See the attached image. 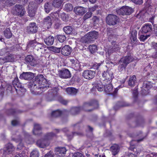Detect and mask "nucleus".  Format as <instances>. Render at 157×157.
Here are the masks:
<instances>
[{
	"label": "nucleus",
	"instance_id": "f257e3e1",
	"mask_svg": "<svg viewBox=\"0 0 157 157\" xmlns=\"http://www.w3.org/2000/svg\"><path fill=\"white\" fill-rule=\"evenodd\" d=\"M35 79V81L30 86L36 94H41L43 91L46 90L48 87H49V85L43 75H38Z\"/></svg>",
	"mask_w": 157,
	"mask_h": 157
},
{
	"label": "nucleus",
	"instance_id": "f03ea898",
	"mask_svg": "<svg viewBox=\"0 0 157 157\" xmlns=\"http://www.w3.org/2000/svg\"><path fill=\"white\" fill-rule=\"evenodd\" d=\"M98 36L99 33L98 32H90L81 38V41L83 43H90L97 39L98 38Z\"/></svg>",
	"mask_w": 157,
	"mask_h": 157
},
{
	"label": "nucleus",
	"instance_id": "7ed1b4c3",
	"mask_svg": "<svg viewBox=\"0 0 157 157\" xmlns=\"http://www.w3.org/2000/svg\"><path fill=\"white\" fill-rule=\"evenodd\" d=\"M28 46L33 47L35 50L42 53L45 52V48L46 47V45L43 44L36 42L35 40L30 41Z\"/></svg>",
	"mask_w": 157,
	"mask_h": 157
},
{
	"label": "nucleus",
	"instance_id": "20e7f679",
	"mask_svg": "<svg viewBox=\"0 0 157 157\" xmlns=\"http://www.w3.org/2000/svg\"><path fill=\"white\" fill-rule=\"evenodd\" d=\"M12 13L14 15L22 17L25 14V9L22 6L16 5L13 7Z\"/></svg>",
	"mask_w": 157,
	"mask_h": 157
},
{
	"label": "nucleus",
	"instance_id": "39448f33",
	"mask_svg": "<svg viewBox=\"0 0 157 157\" xmlns=\"http://www.w3.org/2000/svg\"><path fill=\"white\" fill-rule=\"evenodd\" d=\"M105 84L104 89L105 92L108 94L115 95L118 90V88H116L114 91H113V87L111 83L106 82Z\"/></svg>",
	"mask_w": 157,
	"mask_h": 157
},
{
	"label": "nucleus",
	"instance_id": "423d86ee",
	"mask_svg": "<svg viewBox=\"0 0 157 157\" xmlns=\"http://www.w3.org/2000/svg\"><path fill=\"white\" fill-rule=\"evenodd\" d=\"M119 21V18L114 14H109L106 17V22L109 25H114Z\"/></svg>",
	"mask_w": 157,
	"mask_h": 157
},
{
	"label": "nucleus",
	"instance_id": "0eeeda50",
	"mask_svg": "<svg viewBox=\"0 0 157 157\" xmlns=\"http://www.w3.org/2000/svg\"><path fill=\"white\" fill-rule=\"evenodd\" d=\"M102 76L104 78V82L110 83H111L112 79L113 78V73L110 70H107L104 71L102 73Z\"/></svg>",
	"mask_w": 157,
	"mask_h": 157
},
{
	"label": "nucleus",
	"instance_id": "6e6552de",
	"mask_svg": "<svg viewBox=\"0 0 157 157\" xmlns=\"http://www.w3.org/2000/svg\"><path fill=\"white\" fill-rule=\"evenodd\" d=\"M133 10L130 7L128 6H123L117 10V13L119 15H128L132 12Z\"/></svg>",
	"mask_w": 157,
	"mask_h": 157
},
{
	"label": "nucleus",
	"instance_id": "1a4fd4ad",
	"mask_svg": "<svg viewBox=\"0 0 157 157\" xmlns=\"http://www.w3.org/2000/svg\"><path fill=\"white\" fill-rule=\"evenodd\" d=\"M95 75L94 71L91 70H86L83 72L82 76L86 79H90L94 77Z\"/></svg>",
	"mask_w": 157,
	"mask_h": 157
},
{
	"label": "nucleus",
	"instance_id": "9d476101",
	"mask_svg": "<svg viewBox=\"0 0 157 157\" xmlns=\"http://www.w3.org/2000/svg\"><path fill=\"white\" fill-rule=\"evenodd\" d=\"M90 106H93L95 108H97L98 106V102L96 100H93L89 102L86 103L83 105V109L86 111H91L92 110V109L88 110L86 108Z\"/></svg>",
	"mask_w": 157,
	"mask_h": 157
},
{
	"label": "nucleus",
	"instance_id": "9b49d317",
	"mask_svg": "<svg viewBox=\"0 0 157 157\" xmlns=\"http://www.w3.org/2000/svg\"><path fill=\"white\" fill-rule=\"evenodd\" d=\"M34 77V74L31 72H23L21 74L19 77L21 79L29 80Z\"/></svg>",
	"mask_w": 157,
	"mask_h": 157
},
{
	"label": "nucleus",
	"instance_id": "f8f14e48",
	"mask_svg": "<svg viewBox=\"0 0 157 157\" xmlns=\"http://www.w3.org/2000/svg\"><path fill=\"white\" fill-rule=\"evenodd\" d=\"M38 29L36 23L31 22L30 23L29 26L27 28V31L29 33H36Z\"/></svg>",
	"mask_w": 157,
	"mask_h": 157
},
{
	"label": "nucleus",
	"instance_id": "ddd939ff",
	"mask_svg": "<svg viewBox=\"0 0 157 157\" xmlns=\"http://www.w3.org/2000/svg\"><path fill=\"white\" fill-rule=\"evenodd\" d=\"M74 11L76 14L82 16L87 12V10L86 8L78 6L74 8Z\"/></svg>",
	"mask_w": 157,
	"mask_h": 157
},
{
	"label": "nucleus",
	"instance_id": "4468645a",
	"mask_svg": "<svg viewBox=\"0 0 157 157\" xmlns=\"http://www.w3.org/2000/svg\"><path fill=\"white\" fill-rule=\"evenodd\" d=\"M26 62L29 63L32 66H34L37 63V61L34 58L33 56L31 55H28L25 58Z\"/></svg>",
	"mask_w": 157,
	"mask_h": 157
},
{
	"label": "nucleus",
	"instance_id": "2eb2a0df",
	"mask_svg": "<svg viewBox=\"0 0 157 157\" xmlns=\"http://www.w3.org/2000/svg\"><path fill=\"white\" fill-rule=\"evenodd\" d=\"M141 29V32L143 33H150L152 30V26L149 23L145 24L142 27Z\"/></svg>",
	"mask_w": 157,
	"mask_h": 157
},
{
	"label": "nucleus",
	"instance_id": "dca6fc26",
	"mask_svg": "<svg viewBox=\"0 0 157 157\" xmlns=\"http://www.w3.org/2000/svg\"><path fill=\"white\" fill-rule=\"evenodd\" d=\"M59 74V76L62 78H68L71 77L69 71L66 69H63L60 71Z\"/></svg>",
	"mask_w": 157,
	"mask_h": 157
},
{
	"label": "nucleus",
	"instance_id": "f3484780",
	"mask_svg": "<svg viewBox=\"0 0 157 157\" xmlns=\"http://www.w3.org/2000/svg\"><path fill=\"white\" fill-rule=\"evenodd\" d=\"M112 48L110 49H109L107 51V52L109 55H110L111 53L114 52L118 51L120 49V46L119 44V43L115 41L112 42Z\"/></svg>",
	"mask_w": 157,
	"mask_h": 157
},
{
	"label": "nucleus",
	"instance_id": "a211bd4d",
	"mask_svg": "<svg viewBox=\"0 0 157 157\" xmlns=\"http://www.w3.org/2000/svg\"><path fill=\"white\" fill-rule=\"evenodd\" d=\"M33 2H31L28 6V13L29 16L31 17H33L35 14L34 10L35 6Z\"/></svg>",
	"mask_w": 157,
	"mask_h": 157
},
{
	"label": "nucleus",
	"instance_id": "6ab92c4d",
	"mask_svg": "<svg viewBox=\"0 0 157 157\" xmlns=\"http://www.w3.org/2000/svg\"><path fill=\"white\" fill-rule=\"evenodd\" d=\"M14 150V147L11 143L7 144L4 147L3 150V154L7 155L10 154Z\"/></svg>",
	"mask_w": 157,
	"mask_h": 157
},
{
	"label": "nucleus",
	"instance_id": "aec40b11",
	"mask_svg": "<svg viewBox=\"0 0 157 157\" xmlns=\"http://www.w3.org/2000/svg\"><path fill=\"white\" fill-rule=\"evenodd\" d=\"M71 52V48L69 45H66L61 49V53L64 56H68Z\"/></svg>",
	"mask_w": 157,
	"mask_h": 157
},
{
	"label": "nucleus",
	"instance_id": "412c9836",
	"mask_svg": "<svg viewBox=\"0 0 157 157\" xmlns=\"http://www.w3.org/2000/svg\"><path fill=\"white\" fill-rule=\"evenodd\" d=\"M52 24V20L50 17L47 16L44 18L43 25L45 27L49 29L51 27Z\"/></svg>",
	"mask_w": 157,
	"mask_h": 157
},
{
	"label": "nucleus",
	"instance_id": "4be33fe9",
	"mask_svg": "<svg viewBox=\"0 0 157 157\" xmlns=\"http://www.w3.org/2000/svg\"><path fill=\"white\" fill-rule=\"evenodd\" d=\"M133 60V58L131 55L123 57L120 60L121 62L127 65Z\"/></svg>",
	"mask_w": 157,
	"mask_h": 157
},
{
	"label": "nucleus",
	"instance_id": "5701e85b",
	"mask_svg": "<svg viewBox=\"0 0 157 157\" xmlns=\"http://www.w3.org/2000/svg\"><path fill=\"white\" fill-rule=\"evenodd\" d=\"M36 144L39 147L44 148L49 145V143L45 139H41L38 140Z\"/></svg>",
	"mask_w": 157,
	"mask_h": 157
},
{
	"label": "nucleus",
	"instance_id": "b1692460",
	"mask_svg": "<svg viewBox=\"0 0 157 157\" xmlns=\"http://www.w3.org/2000/svg\"><path fill=\"white\" fill-rule=\"evenodd\" d=\"M134 141H132L131 143H130V147L129 149L130 150L132 151H135L134 154L133 153H130L128 155V157H135L136 155L139 154L140 152V151L138 150L137 151L136 149L134 147V146L132 145V143Z\"/></svg>",
	"mask_w": 157,
	"mask_h": 157
},
{
	"label": "nucleus",
	"instance_id": "393cba45",
	"mask_svg": "<svg viewBox=\"0 0 157 157\" xmlns=\"http://www.w3.org/2000/svg\"><path fill=\"white\" fill-rule=\"evenodd\" d=\"M54 38L52 36H49L44 39L45 44L48 46L52 45L54 43Z\"/></svg>",
	"mask_w": 157,
	"mask_h": 157
},
{
	"label": "nucleus",
	"instance_id": "a878e982",
	"mask_svg": "<svg viewBox=\"0 0 157 157\" xmlns=\"http://www.w3.org/2000/svg\"><path fill=\"white\" fill-rule=\"evenodd\" d=\"M41 127L39 124H35L33 131V134L35 135H40L41 133Z\"/></svg>",
	"mask_w": 157,
	"mask_h": 157
},
{
	"label": "nucleus",
	"instance_id": "bb28decb",
	"mask_svg": "<svg viewBox=\"0 0 157 157\" xmlns=\"http://www.w3.org/2000/svg\"><path fill=\"white\" fill-rule=\"evenodd\" d=\"M66 91L68 94L71 95H75L78 91L77 89L73 87H68Z\"/></svg>",
	"mask_w": 157,
	"mask_h": 157
},
{
	"label": "nucleus",
	"instance_id": "cd10ccee",
	"mask_svg": "<svg viewBox=\"0 0 157 157\" xmlns=\"http://www.w3.org/2000/svg\"><path fill=\"white\" fill-rule=\"evenodd\" d=\"M94 86L97 88L99 91H102L104 88V86L102 83V82L100 81H97L95 84Z\"/></svg>",
	"mask_w": 157,
	"mask_h": 157
},
{
	"label": "nucleus",
	"instance_id": "c85d7f7f",
	"mask_svg": "<svg viewBox=\"0 0 157 157\" xmlns=\"http://www.w3.org/2000/svg\"><path fill=\"white\" fill-rule=\"evenodd\" d=\"M64 1V0H53L52 5L54 7L59 8L62 6Z\"/></svg>",
	"mask_w": 157,
	"mask_h": 157
},
{
	"label": "nucleus",
	"instance_id": "c756f323",
	"mask_svg": "<svg viewBox=\"0 0 157 157\" xmlns=\"http://www.w3.org/2000/svg\"><path fill=\"white\" fill-rule=\"evenodd\" d=\"M110 150L112 152V154L115 155L117 154L119 151V146L117 144H115L111 147Z\"/></svg>",
	"mask_w": 157,
	"mask_h": 157
},
{
	"label": "nucleus",
	"instance_id": "7c9ffc66",
	"mask_svg": "<svg viewBox=\"0 0 157 157\" xmlns=\"http://www.w3.org/2000/svg\"><path fill=\"white\" fill-rule=\"evenodd\" d=\"M56 154L61 155H64L66 152L67 150L65 147H57L55 150Z\"/></svg>",
	"mask_w": 157,
	"mask_h": 157
},
{
	"label": "nucleus",
	"instance_id": "2f4dec72",
	"mask_svg": "<svg viewBox=\"0 0 157 157\" xmlns=\"http://www.w3.org/2000/svg\"><path fill=\"white\" fill-rule=\"evenodd\" d=\"M136 82V78L135 75H133L130 77L128 81V85L131 87L134 86Z\"/></svg>",
	"mask_w": 157,
	"mask_h": 157
},
{
	"label": "nucleus",
	"instance_id": "473e14b6",
	"mask_svg": "<svg viewBox=\"0 0 157 157\" xmlns=\"http://www.w3.org/2000/svg\"><path fill=\"white\" fill-rule=\"evenodd\" d=\"M14 88H20L22 87V85L19 82L18 78H15L12 82ZM16 90V89L15 88Z\"/></svg>",
	"mask_w": 157,
	"mask_h": 157
},
{
	"label": "nucleus",
	"instance_id": "72a5a7b5",
	"mask_svg": "<svg viewBox=\"0 0 157 157\" xmlns=\"http://www.w3.org/2000/svg\"><path fill=\"white\" fill-rule=\"evenodd\" d=\"M52 4L50 2L46 3L44 5V10L46 12L48 13L52 9Z\"/></svg>",
	"mask_w": 157,
	"mask_h": 157
},
{
	"label": "nucleus",
	"instance_id": "f704fd0d",
	"mask_svg": "<svg viewBox=\"0 0 157 157\" xmlns=\"http://www.w3.org/2000/svg\"><path fill=\"white\" fill-rule=\"evenodd\" d=\"M60 17L63 21L67 22L69 21V16L68 14L63 12L60 14Z\"/></svg>",
	"mask_w": 157,
	"mask_h": 157
},
{
	"label": "nucleus",
	"instance_id": "c9c22d12",
	"mask_svg": "<svg viewBox=\"0 0 157 157\" xmlns=\"http://www.w3.org/2000/svg\"><path fill=\"white\" fill-rule=\"evenodd\" d=\"M17 0H6L4 3V6H10L15 4Z\"/></svg>",
	"mask_w": 157,
	"mask_h": 157
},
{
	"label": "nucleus",
	"instance_id": "e433bc0d",
	"mask_svg": "<svg viewBox=\"0 0 157 157\" xmlns=\"http://www.w3.org/2000/svg\"><path fill=\"white\" fill-rule=\"evenodd\" d=\"M4 35L7 38H10L12 36V33L9 28H6L4 31Z\"/></svg>",
	"mask_w": 157,
	"mask_h": 157
},
{
	"label": "nucleus",
	"instance_id": "4c0bfd02",
	"mask_svg": "<svg viewBox=\"0 0 157 157\" xmlns=\"http://www.w3.org/2000/svg\"><path fill=\"white\" fill-rule=\"evenodd\" d=\"M55 136V134L52 132L48 133L45 135L44 138L47 140L52 139Z\"/></svg>",
	"mask_w": 157,
	"mask_h": 157
},
{
	"label": "nucleus",
	"instance_id": "58836bf2",
	"mask_svg": "<svg viewBox=\"0 0 157 157\" xmlns=\"http://www.w3.org/2000/svg\"><path fill=\"white\" fill-rule=\"evenodd\" d=\"M62 113V112L59 110H57L53 111L51 114L52 117H57L59 116Z\"/></svg>",
	"mask_w": 157,
	"mask_h": 157
},
{
	"label": "nucleus",
	"instance_id": "ea45409f",
	"mask_svg": "<svg viewBox=\"0 0 157 157\" xmlns=\"http://www.w3.org/2000/svg\"><path fill=\"white\" fill-rule=\"evenodd\" d=\"M89 48L91 53H94L97 50V46L95 45H90L89 46Z\"/></svg>",
	"mask_w": 157,
	"mask_h": 157
},
{
	"label": "nucleus",
	"instance_id": "a19ab883",
	"mask_svg": "<svg viewBox=\"0 0 157 157\" xmlns=\"http://www.w3.org/2000/svg\"><path fill=\"white\" fill-rule=\"evenodd\" d=\"M119 63L120 64L118 66V70L119 71H121L123 70H125L126 67L127 66V65L125 64L124 63L121 62V60H120L119 61Z\"/></svg>",
	"mask_w": 157,
	"mask_h": 157
},
{
	"label": "nucleus",
	"instance_id": "79ce46f5",
	"mask_svg": "<svg viewBox=\"0 0 157 157\" xmlns=\"http://www.w3.org/2000/svg\"><path fill=\"white\" fill-rule=\"evenodd\" d=\"M79 107H73L71 109V112L73 115L77 114L80 111Z\"/></svg>",
	"mask_w": 157,
	"mask_h": 157
},
{
	"label": "nucleus",
	"instance_id": "37998d69",
	"mask_svg": "<svg viewBox=\"0 0 157 157\" xmlns=\"http://www.w3.org/2000/svg\"><path fill=\"white\" fill-rule=\"evenodd\" d=\"M64 31L67 34H70L72 31V28L70 26H66L63 28Z\"/></svg>",
	"mask_w": 157,
	"mask_h": 157
},
{
	"label": "nucleus",
	"instance_id": "c03bdc74",
	"mask_svg": "<svg viewBox=\"0 0 157 157\" xmlns=\"http://www.w3.org/2000/svg\"><path fill=\"white\" fill-rule=\"evenodd\" d=\"M39 151L35 149L32 151L30 154V157H39Z\"/></svg>",
	"mask_w": 157,
	"mask_h": 157
},
{
	"label": "nucleus",
	"instance_id": "a18cd8bd",
	"mask_svg": "<svg viewBox=\"0 0 157 157\" xmlns=\"http://www.w3.org/2000/svg\"><path fill=\"white\" fill-rule=\"evenodd\" d=\"M70 61L71 63V66L73 68L79 67V64L77 63V61L76 59H71Z\"/></svg>",
	"mask_w": 157,
	"mask_h": 157
},
{
	"label": "nucleus",
	"instance_id": "49530a36",
	"mask_svg": "<svg viewBox=\"0 0 157 157\" xmlns=\"http://www.w3.org/2000/svg\"><path fill=\"white\" fill-rule=\"evenodd\" d=\"M64 9L67 11H71L73 9V6L71 4L67 3L65 5Z\"/></svg>",
	"mask_w": 157,
	"mask_h": 157
},
{
	"label": "nucleus",
	"instance_id": "de8ad7c7",
	"mask_svg": "<svg viewBox=\"0 0 157 157\" xmlns=\"http://www.w3.org/2000/svg\"><path fill=\"white\" fill-rule=\"evenodd\" d=\"M92 13L88 11L83 17L82 19L84 21H85L87 19L91 17L92 16Z\"/></svg>",
	"mask_w": 157,
	"mask_h": 157
},
{
	"label": "nucleus",
	"instance_id": "09e8293b",
	"mask_svg": "<svg viewBox=\"0 0 157 157\" xmlns=\"http://www.w3.org/2000/svg\"><path fill=\"white\" fill-rule=\"evenodd\" d=\"M5 58L7 62H12L14 59L13 56L11 54H9L8 56H6Z\"/></svg>",
	"mask_w": 157,
	"mask_h": 157
},
{
	"label": "nucleus",
	"instance_id": "8fccbe9b",
	"mask_svg": "<svg viewBox=\"0 0 157 157\" xmlns=\"http://www.w3.org/2000/svg\"><path fill=\"white\" fill-rule=\"evenodd\" d=\"M50 50L55 52L59 53L61 52V48H57L54 46H51L50 47Z\"/></svg>",
	"mask_w": 157,
	"mask_h": 157
},
{
	"label": "nucleus",
	"instance_id": "3c124183",
	"mask_svg": "<svg viewBox=\"0 0 157 157\" xmlns=\"http://www.w3.org/2000/svg\"><path fill=\"white\" fill-rule=\"evenodd\" d=\"M58 40L60 42H63L66 39V37L64 35H58L57 36Z\"/></svg>",
	"mask_w": 157,
	"mask_h": 157
},
{
	"label": "nucleus",
	"instance_id": "603ef678",
	"mask_svg": "<svg viewBox=\"0 0 157 157\" xmlns=\"http://www.w3.org/2000/svg\"><path fill=\"white\" fill-rule=\"evenodd\" d=\"M137 32L136 31H134L132 33L131 39L133 40V41L136 43L137 42L136 38Z\"/></svg>",
	"mask_w": 157,
	"mask_h": 157
},
{
	"label": "nucleus",
	"instance_id": "864d4df0",
	"mask_svg": "<svg viewBox=\"0 0 157 157\" xmlns=\"http://www.w3.org/2000/svg\"><path fill=\"white\" fill-rule=\"evenodd\" d=\"M151 36L150 34L141 35L140 37V40L141 41H144Z\"/></svg>",
	"mask_w": 157,
	"mask_h": 157
},
{
	"label": "nucleus",
	"instance_id": "5fc2aeb1",
	"mask_svg": "<svg viewBox=\"0 0 157 157\" xmlns=\"http://www.w3.org/2000/svg\"><path fill=\"white\" fill-rule=\"evenodd\" d=\"M8 52L7 48H5L0 50V55L3 56Z\"/></svg>",
	"mask_w": 157,
	"mask_h": 157
},
{
	"label": "nucleus",
	"instance_id": "6e6d98bb",
	"mask_svg": "<svg viewBox=\"0 0 157 157\" xmlns=\"http://www.w3.org/2000/svg\"><path fill=\"white\" fill-rule=\"evenodd\" d=\"M131 1L136 4L141 5L143 3V0H131Z\"/></svg>",
	"mask_w": 157,
	"mask_h": 157
},
{
	"label": "nucleus",
	"instance_id": "4d7b16f0",
	"mask_svg": "<svg viewBox=\"0 0 157 157\" xmlns=\"http://www.w3.org/2000/svg\"><path fill=\"white\" fill-rule=\"evenodd\" d=\"M72 157H84V156L82 154L77 152L75 153Z\"/></svg>",
	"mask_w": 157,
	"mask_h": 157
},
{
	"label": "nucleus",
	"instance_id": "13d9d810",
	"mask_svg": "<svg viewBox=\"0 0 157 157\" xmlns=\"http://www.w3.org/2000/svg\"><path fill=\"white\" fill-rule=\"evenodd\" d=\"M101 65V63H95L93 65V67L94 69H96V70H98L99 67Z\"/></svg>",
	"mask_w": 157,
	"mask_h": 157
},
{
	"label": "nucleus",
	"instance_id": "bf43d9fd",
	"mask_svg": "<svg viewBox=\"0 0 157 157\" xmlns=\"http://www.w3.org/2000/svg\"><path fill=\"white\" fill-rule=\"evenodd\" d=\"M26 155L25 153L22 152L21 153H19L17 154L15 157H26Z\"/></svg>",
	"mask_w": 157,
	"mask_h": 157
},
{
	"label": "nucleus",
	"instance_id": "052dcab7",
	"mask_svg": "<svg viewBox=\"0 0 157 157\" xmlns=\"http://www.w3.org/2000/svg\"><path fill=\"white\" fill-rule=\"evenodd\" d=\"M98 8L97 6H94L92 7L89 8L88 9V11L89 12H90L92 13L95 11Z\"/></svg>",
	"mask_w": 157,
	"mask_h": 157
},
{
	"label": "nucleus",
	"instance_id": "680f3d73",
	"mask_svg": "<svg viewBox=\"0 0 157 157\" xmlns=\"http://www.w3.org/2000/svg\"><path fill=\"white\" fill-rule=\"evenodd\" d=\"M132 94L133 96L135 97H137L138 94V93L136 88H135V89L132 91Z\"/></svg>",
	"mask_w": 157,
	"mask_h": 157
},
{
	"label": "nucleus",
	"instance_id": "e2e57ef3",
	"mask_svg": "<svg viewBox=\"0 0 157 157\" xmlns=\"http://www.w3.org/2000/svg\"><path fill=\"white\" fill-rule=\"evenodd\" d=\"M16 111L14 110L11 109L8 111L7 113L9 115L13 114Z\"/></svg>",
	"mask_w": 157,
	"mask_h": 157
},
{
	"label": "nucleus",
	"instance_id": "0e129e2a",
	"mask_svg": "<svg viewBox=\"0 0 157 157\" xmlns=\"http://www.w3.org/2000/svg\"><path fill=\"white\" fill-rule=\"evenodd\" d=\"M150 84L149 82H147V83H144V86H145L146 88L147 89V90H149V88H150L151 87L150 85H149Z\"/></svg>",
	"mask_w": 157,
	"mask_h": 157
},
{
	"label": "nucleus",
	"instance_id": "69168bd1",
	"mask_svg": "<svg viewBox=\"0 0 157 157\" xmlns=\"http://www.w3.org/2000/svg\"><path fill=\"white\" fill-rule=\"evenodd\" d=\"M6 63H7V62H6L5 57L2 58H0V64L2 65Z\"/></svg>",
	"mask_w": 157,
	"mask_h": 157
},
{
	"label": "nucleus",
	"instance_id": "338daca9",
	"mask_svg": "<svg viewBox=\"0 0 157 157\" xmlns=\"http://www.w3.org/2000/svg\"><path fill=\"white\" fill-rule=\"evenodd\" d=\"M12 124L13 126H16L18 124L19 122L16 120H13L12 121Z\"/></svg>",
	"mask_w": 157,
	"mask_h": 157
},
{
	"label": "nucleus",
	"instance_id": "774afa93",
	"mask_svg": "<svg viewBox=\"0 0 157 157\" xmlns=\"http://www.w3.org/2000/svg\"><path fill=\"white\" fill-rule=\"evenodd\" d=\"M44 157H53V155L51 152H49L46 154Z\"/></svg>",
	"mask_w": 157,
	"mask_h": 157
}]
</instances>
